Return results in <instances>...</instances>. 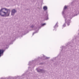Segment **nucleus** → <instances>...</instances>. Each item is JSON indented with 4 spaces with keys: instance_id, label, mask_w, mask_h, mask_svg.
I'll list each match as a JSON object with an SVG mask.
<instances>
[{
    "instance_id": "nucleus-1",
    "label": "nucleus",
    "mask_w": 79,
    "mask_h": 79,
    "mask_svg": "<svg viewBox=\"0 0 79 79\" xmlns=\"http://www.w3.org/2000/svg\"><path fill=\"white\" fill-rule=\"evenodd\" d=\"M11 9H7L6 8H2L0 10V15L3 17L5 16L4 15H2V13H4L5 15H6L7 16H9L10 12L11 11Z\"/></svg>"
},
{
    "instance_id": "nucleus-2",
    "label": "nucleus",
    "mask_w": 79,
    "mask_h": 79,
    "mask_svg": "<svg viewBox=\"0 0 79 79\" xmlns=\"http://www.w3.org/2000/svg\"><path fill=\"white\" fill-rule=\"evenodd\" d=\"M64 17L65 19V23L67 22L68 25L69 26V21H70V20H68V21L66 22V20L68 19V18L67 17V16L66 15H64Z\"/></svg>"
},
{
    "instance_id": "nucleus-3",
    "label": "nucleus",
    "mask_w": 79,
    "mask_h": 79,
    "mask_svg": "<svg viewBox=\"0 0 79 79\" xmlns=\"http://www.w3.org/2000/svg\"><path fill=\"white\" fill-rule=\"evenodd\" d=\"M77 14V12L76 11L74 12L73 13H71L70 15V16L69 17L70 18H71V17H73L74 16L77 15V14L76 15V14Z\"/></svg>"
},
{
    "instance_id": "nucleus-4",
    "label": "nucleus",
    "mask_w": 79,
    "mask_h": 79,
    "mask_svg": "<svg viewBox=\"0 0 79 79\" xmlns=\"http://www.w3.org/2000/svg\"><path fill=\"white\" fill-rule=\"evenodd\" d=\"M17 12V10L15 9H13L11 11V15L14 16L15 15V13Z\"/></svg>"
},
{
    "instance_id": "nucleus-5",
    "label": "nucleus",
    "mask_w": 79,
    "mask_h": 79,
    "mask_svg": "<svg viewBox=\"0 0 79 79\" xmlns=\"http://www.w3.org/2000/svg\"><path fill=\"white\" fill-rule=\"evenodd\" d=\"M3 53H4V50L3 49H0V57L3 55Z\"/></svg>"
},
{
    "instance_id": "nucleus-6",
    "label": "nucleus",
    "mask_w": 79,
    "mask_h": 79,
    "mask_svg": "<svg viewBox=\"0 0 79 79\" xmlns=\"http://www.w3.org/2000/svg\"><path fill=\"white\" fill-rule=\"evenodd\" d=\"M37 71L38 73H45V70L42 69H39L37 70Z\"/></svg>"
},
{
    "instance_id": "nucleus-7",
    "label": "nucleus",
    "mask_w": 79,
    "mask_h": 79,
    "mask_svg": "<svg viewBox=\"0 0 79 79\" xmlns=\"http://www.w3.org/2000/svg\"><path fill=\"white\" fill-rule=\"evenodd\" d=\"M68 8V7L67 6H65L64 7V8L63 11L62 12V14L63 15L64 14V12L65 11V10H66Z\"/></svg>"
},
{
    "instance_id": "nucleus-8",
    "label": "nucleus",
    "mask_w": 79,
    "mask_h": 79,
    "mask_svg": "<svg viewBox=\"0 0 79 79\" xmlns=\"http://www.w3.org/2000/svg\"><path fill=\"white\" fill-rule=\"evenodd\" d=\"M43 9L44 10V11H46L47 10V9H48V8H47V6H44L43 7Z\"/></svg>"
},
{
    "instance_id": "nucleus-9",
    "label": "nucleus",
    "mask_w": 79,
    "mask_h": 79,
    "mask_svg": "<svg viewBox=\"0 0 79 79\" xmlns=\"http://www.w3.org/2000/svg\"><path fill=\"white\" fill-rule=\"evenodd\" d=\"M43 57L44 58V59H42V60H44V59H49V58H50V57H46L44 56H43Z\"/></svg>"
},
{
    "instance_id": "nucleus-10",
    "label": "nucleus",
    "mask_w": 79,
    "mask_h": 79,
    "mask_svg": "<svg viewBox=\"0 0 79 79\" xmlns=\"http://www.w3.org/2000/svg\"><path fill=\"white\" fill-rule=\"evenodd\" d=\"M45 16H46L47 17V19H45L46 20H48V14L47 13V12H46V15H45Z\"/></svg>"
},
{
    "instance_id": "nucleus-11",
    "label": "nucleus",
    "mask_w": 79,
    "mask_h": 79,
    "mask_svg": "<svg viewBox=\"0 0 79 79\" xmlns=\"http://www.w3.org/2000/svg\"><path fill=\"white\" fill-rule=\"evenodd\" d=\"M58 22H57L56 24V25H55V26L54 27V28H56V27H58Z\"/></svg>"
},
{
    "instance_id": "nucleus-12",
    "label": "nucleus",
    "mask_w": 79,
    "mask_h": 79,
    "mask_svg": "<svg viewBox=\"0 0 79 79\" xmlns=\"http://www.w3.org/2000/svg\"><path fill=\"white\" fill-rule=\"evenodd\" d=\"M45 25H46V23H44L41 24V26H44Z\"/></svg>"
},
{
    "instance_id": "nucleus-13",
    "label": "nucleus",
    "mask_w": 79,
    "mask_h": 79,
    "mask_svg": "<svg viewBox=\"0 0 79 79\" xmlns=\"http://www.w3.org/2000/svg\"><path fill=\"white\" fill-rule=\"evenodd\" d=\"M20 34H21V35H24V32H20Z\"/></svg>"
},
{
    "instance_id": "nucleus-14",
    "label": "nucleus",
    "mask_w": 79,
    "mask_h": 79,
    "mask_svg": "<svg viewBox=\"0 0 79 79\" xmlns=\"http://www.w3.org/2000/svg\"><path fill=\"white\" fill-rule=\"evenodd\" d=\"M30 27H31V28H33V27H34V26L33 25H32Z\"/></svg>"
},
{
    "instance_id": "nucleus-15",
    "label": "nucleus",
    "mask_w": 79,
    "mask_h": 79,
    "mask_svg": "<svg viewBox=\"0 0 79 79\" xmlns=\"http://www.w3.org/2000/svg\"><path fill=\"white\" fill-rule=\"evenodd\" d=\"M37 32L35 31V32H34L33 33V35H34V34H35V33H37Z\"/></svg>"
},
{
    "instance_id": "nucleus-16",
    "label": "nucleus",
    "mask_w": 79,
    "mask_h": 79,
    "mask_svg": "<svg viewBox=\"0 0 79 79\" xmlns=\"http://www.w3.org/2000/svg\"><path fill=\"white\" fill-rule=\"evenodd\" d=\"M63 27H65V26H66V24H64L63 25Z\"/></svg>"
},
{
    "instance_id": "nucleus-17",
    "label": "nucleus",
    "mask_w": 79,
    "mask_h": 79,
    "mask_svg": "<svg viewBox=\"0 0 79 79\" xmlns=\"http://www.w3.org/2000/svg\"><path fill=\"white\" fill-rule=\"evenodd\" d=\"M40 59H42V58L40 57H39L38 60H40Z\"/></svg>"
},
{
    "instance_id": "nucleus-18",
    "label": "nucleus",
    "mask_w": 79,
    "mask_h": 79,
    "mask_svg": "<svg viewBox=\"0 0 79 79\" xmlns=\"http://www.w3.org/2000/svg\"><path fill=\"white\" fill-rule=\"evenodd\" d=\"M40 64H41V65L44 64L43 63H41Z\"/></svg>"
},
{
    "instance_id": "nucleus-19",
    "label": "nucleus",
    "mask_w": 79,
    "mask_h": 79,
    "mask_svg": "<svg viewBox=\"0 0 79 79\" xmlns=\"http://www.w3.org/2000/svg\"><path fill=\"white\" fill-rule=\"evenodd\" d=\"M30 63H31V62H29V64H28L29 65V64H30Z\"/></svg>"
},
{
    "instance_id": "nucleus-20",
    "label": "nucleus",
    "mask_w": 79,
    "mask_h": 79,
    "mask_svg": "<svg viewBox=\"0 0 79 79\" xmlns=\"http://www.w3.org/2000/svg\"><path fill=\"white\" fill-rule=\"evenodd\" d=\"M15 38H16V37H14L13 38V39H15Z\"/></svg>"
},
{
    "instance_id": "nucleus-21",
    "label": "nucleus",
    "mask_w": 79,
    "mask_h": 79,
    "mask_svg": "<svg viewBox=\"0 0 79 79\" xmlns=\"http://www.w3.org/2000/svg\"><path fill=\"white\" fill-rule=\"evenodd\" d=\"M36 61H37V60H36Z\"/></svg>"
},
{
    "instance_id": "nucleus-22",
    "label": "nucleus",
    "mask_w": 79,
    "mask_h": 79,
    "mask_svg": "<svg viewBox=\"0 0 79 79\" xmlns=\"http://www.w3.org/2000/svg\"><path fill=\"white\" fill-rule=\"evenodd\" d=\"M1 79H3V78H2Z\"/></svg>"
},
{
    "instance_id": "nucleus-23",
    "label": "nucleus",
    "mask_w": 79,
    "mask_h": 79,
    "mask_svg": "<svg viewBox=\"0 0 79 79\" xmlns=\"http://www.w3.org/2000/svg\"><path fill=\"white\" fill-rule=\"evenodd\" d=\"M62 50H63V48L62 49Z\"/></svg>"
}]
</instances>
